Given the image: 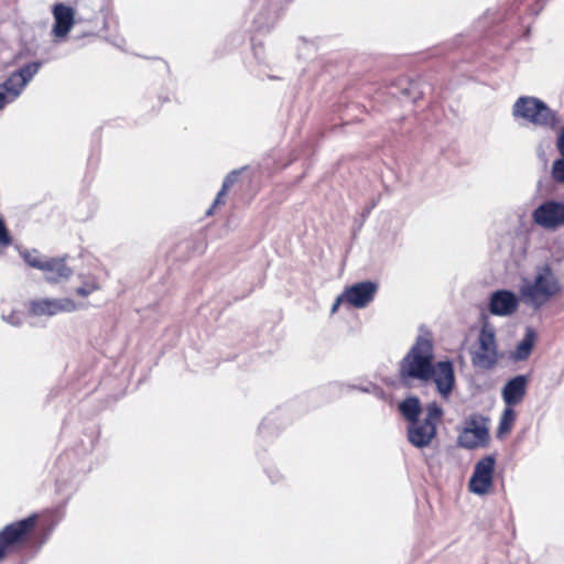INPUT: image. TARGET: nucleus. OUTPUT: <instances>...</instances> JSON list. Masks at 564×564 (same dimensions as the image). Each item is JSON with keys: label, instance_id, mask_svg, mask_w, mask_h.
I'll use <instances>...</instances> for the list:
<instances>
[{"label": "nucleus", "instance_id": "f257e3e1", "mask_svg": "<svg viewBox=\"0 0 564 564\" xmlns=\"http://www.w3.org/2000/svg\"><path fill=\"white\" fill-rule=\"evenodd\" d=\"M53 527L40 525V514L6 524L0 530V563L13 554L35 555L47 542Z\"/></svg>", "mask_w": 564, "mask_h": 564}, {"label": "nucleus", "instance_id": "f03ea898", "mask_svg": "<svg viewBox=\"0 0 564 564\" xmlns=\"http://www.w3.org/2000/svg\"><path fill=\"white\" fill-rule=\"evenodd\" d=\"M433 343L425 336H419L400 360L398 376L401 383L410 387L414 380L427 382L433 377L434 351Z\"/></svg>", "mask_w": 564, "mask_h": 564}, {"label": "nucleus", "instance_id": "7ed1b4c3", "mask_svg": "<svg viewBox=\"0 0 564 564\" xmlns=\"http://www.w3.org/2000/svg\"><path fill=\"white\" fill-rule=\"evenodd\" d=\"M561 291L560 283L549 267L542 268L532 283L521 288V295L527 303L539 308Z\"/></svg>", "mask_w": 564, "mask_h": 564}, {"label": "nucleus", "instance_id": "20e7f679", "mask_svg": "<svg viewBox=\"0 0 564 564\" xmlns=\"http://www.w3.org/2000/svg\"><path fill=\"white\" fill-rule=\"evenodd\" d=\"M443 416L442 408L432 402L426 406V416L423 421H415L410 423L408 427L409 442L419 448H423L431 444L432 440L436 436L437 424Z\"/></svg>", "mask_w": 564, "mask_h": 564}, {"label": "nucleus", "instance_id": "39448f33", "mask_svg": "<svg viewBox=\"0 0 564 564\" xmlns=\"http://www.w3.org/2000/svg\"><path fill=\"white\" fill-rule=\"evenodd\" d=\"M512 111L514 117L523 118L536 126L554 128L557 122L555 112L535 97L523 96L518 98Z\"/></svg>", "mask_w": 564, "mask_h": 564}, {"label": "nucleus", "instance_id": "423d86ee", "mask_svg": "<svg viewBox=\"0 0 564 564\" xmlns=\"http://www.w3.org/2000/svg\"><path fill=\"white\" fill-rule=\"evenodd\" d=\"M471 364L481 370L492 369L499 361L495 329L485 324L479 333L475 349L470 352Z\"/></svg>", "mask_w": 564, "mask_h": 564}, {"label": "nucleus", "instance_id": "0eeeda50", "mask_svg": "<svg viewBox=\"0 0 564 564\" xmlns=\"http://www.w3.org/2000/svg\"><path fill=\"white\" fill-rule=\"evenodd\" d=\"M40 67V62L28 63L19 70L10 74V76L0 84V110L21 95L28 83L37 74Z\"/></svg>", "mask_w": 564, "mask_h": 564}, {"label": "nucleus", "instance_id": "6e6552de", "mask_svg": "<svg viewBox=\"0 0 564 564\" xmlns=\"http://www.w3.org/2000/svg\"><path fill=\"white\" fill-rule=\"evenodd\" d=\"M25 262L34 269L44 273V279L50 284H58L70 279L74 271L67 264L66 257L42 258L39 256L26 254Z\"/></svg>", "mask_w": 564, "mask_h": 564}, {"label": "nucleus", "instance_id": "1a4fd4ad", "mask_svg": "<svg viewBox=\"0 0 564 564\" xmlns=\"http://www.w3.org/2000/svg\"><path fill=\"white\" fill-rule=\"evenodd\" d=\"M488 419L473 414L465 421V427L458 435L460 446L469 449L486 446L489 441Z\"/></svg>", "mask_w": 564, "mask_h": 564}, {"label": "nucleus", "instance_id": "9d476101", "mask_svg": "<svg viewBox=\"0 0 564 564\" xmlns=\"http://www.w3.org/2000/svg\"><path fill=\"white\" fill-rule=\"evenodd\" d=\"M495 467L496 457L494 455H487L479 459L469 479V490L481 496L489 494L494 486Z\"/></svg>", "mask_w": 564, "mask_h": 564}, {"label": "nucleus", "instance_id": "9b49d317", "mask_svg": "<svg viewBox=\"0 0 564 564\" xmlns=\"http://www.w3.org/2000/svg\"><path fill=\"white\" fill-rule=\"evenodd\" d=\"M533 223L546 230L564 226V203L546 200L532 213Z\"/></svg>", "mask_w": 564, "mask_h": 564}, {"label": "nucleus", "instance_id": "f8f14e48", "mask_svg": "<svg viewBox=\"0 0 564 564\" xmlns=\"http://www.w3.org/2000/svg\"><path fill=\"white\" fill-rule=\"evenodd\" d=\"M78 308L77 303L69 299H37L30 303V313L34 316H53L59 313H70Z\"/></svg>", "mask_w": 564, "mask_h": 564}, {"label": "nucleus", "instance_id": "ddd939ff", "mask_svg": "<svg viewBox=\"0 0 564 564\" xmlns=\"http://www.w3.org/2000/svg\"><path fill=\"white\" fill-rule=\"evenodd\" d=\"M376 292V283L371 281L359 282L345 289V302L354 307L362 308L372 302Z\"/></svg>", "mask_w": 564, "mask_h": 564}, {"label": "nucleus", "instance_id": "4468645a", "mask_svg": "<svg viewBox=\"0 0 564 564\" xmlns=\"http://www.w3.org/2000/svg\"><path fill=\"white\" fill-rule=\"evenodd\" d=\"M433 381L437 392L443 398H448L455 384L454 367L451 361H438L433 365Z\"/></svg>", "mask_w": 564, "mask_h": 564}, {"label": "nucleus", "instance_id": "2eb2a0df", "mask_svg": "<svg viewBox=\"0 0 564 564\" xmlns=\"http://www.w3.org/2000/svg\"><path fill=\"white\" fill-rule=\"evenodd\" d=\"M54 25L53 33L56 37H66L75 24V10L58 2L52 9Z\"/></svg>", "mask_w": 564, "mask_h": 564}, {"label": "nucleus", "instance_id": "dca6fc26", "mask_svg": "<svg viewBox=\"0 0 564 564\" xmlns=\"http://www.w3.org/2000/svg\"><path fill=\"white\" fill-rule=\"evenodd\" d=\"M528 390V378L523 375L516 376L507 381L502 389V399L506 406L514 408L520 404Z\"/></svg>", "mask_w": 564, "mask_h": 564}, {"label": "nucleus", "instance_id": "f3484780", "mask_svg": "<svg viewBox=\"0 0 564 564\" xmlns=\"http://www.w3.org/2000/svg\"><path fill=\"white\" fill-rule=\"evenodd\" d=\"M517 307L518 300L510 291H497L491 295L489 308L494 315H510L516 312Z\"/></svg>", "mask_w": 564, "mask_h": 564}, {"label": "nucleus", "instance_id": "a211bd4d", "mask_svg": "<svg viewBox=\"0 0 564 564\" xmlns=\"http://www.w3.org/2000/svg\"><path fill=\"white\" fill-rule=\"evenodd\" d=\"M516 421L517 412L514 411V409L511 406H505L499 419V424L496 431V437L499 440L507 438L511 434Z\"/></svg>", "mask_w": 564, "mask_h": 564}, {"label": "nucleus", "instance_id": "6ab92c4d", "mask_svg": "<svg viewBox=\"0 0 564 564\" xmlns=\"http://www.w3.org/2000/svg\"><path fill=\"white\" fill-rule=\"evenodd\" d=\"M399 410L409 423H415L421 413V403L416 397H409L399 404Z\"/></svg>", "mask_w": 564, "mask_h": 564}, {"label": "nucleus", "instance_id": "aec40b11", "mask_svg": "<svg viewBox=\"0 0 564 564\" xmlns=\"http://www.w3.org/2000/svg\"><path fill=\"white\" fill-rule=\"evenodd\" d=\"M79 279L82 283L75 289V294L79 297H88L101 289L99 279L94 274H80Z\"/></svg>", "mask_w": 564, "mask_h": 564}, {"label": "nucleus", "instance_id": "412c9836", "mask_svg": "<svg viewBox=\"0 0 564 564\" xmlns=\"http://www.w3.org/2000/svg\"><path fill=\"white\" fill-rule=\"evenodd\" d=\"M535 334L532 329H528L522 340L517 345L514 350V358L517 360H525L534 346Z\"/></svg>", "mask_w": 564, "mask_h": 564}, {"label": "nucleus", "instance_id": "4be33fe9", "mask_svg": "<svg viewBox=\"0 0 564 564\" xmlns=\"http://www.w3.org/2000/svg\"><path fill=\"white\" fill-rule=\"evenodd\" d=\"M552 176L557 183L564 184V155H562V159L554 161Z\"/></svg>", "mask_w": 564, "mask_h": 564}, {"label": "nucleus", "instance_id": "5701e85b", "mask_svg": "<svg viewBox=\"0 0 564 564\" xmlns=\"http://www.w3.org/2000/svg\"><path fill=\"white\" fill-rule=\"evenodd\" d=\"M232 180L227 177L224 183H223V186L220 188V191L218 192L215 200H214V204H213V207H216L217 205H220V204H225V197L228 193V189L230 188V186L232 185Z\"/></svg>", "mask_w": 564, "mask_h": 564}, {"label": "nucleus", "instance_id": "b1692460", "mask_svg": "<svg viewBox=\"0 0 564 564\" xmlns=\"http://www.w3.org/2000/svg\"><path fill=\"white\" fill-rule=\"evenodd\" d=\"M12 243V237L6 226L2 217H0V247L7 248Z\"/></svg>", "mask_w": 564, "mask_h": 564}, {"label": "nucleus", "instance_id": "393cba45", "mask_svg": "<svg viewBox=\"0 0 564 564\" xmlns=\"http://www.w3.org/2000/svg\"><path fill=\"white\" fill-rule=\"evenodd\" d=\"M557 149L562 155H564V128L561 130L557 139Z\"/></svg>", "mask_w": 564, "mask_h": 564}, {"label": "nucleus", "instance_id": "a878e982", "mask_svg": "<svg viewBox=\"0 0 564 564\" xmlns=\"http://www.w3.org/2000/svg\"><path fill=\"white\" fill-rule=\"evenodd\" d=\"M345 302V294H340L336 301L334 302L333 306H332V313H335L337 312V310L339 308V305Z\"/></svg>", "mask_w": 564, "mask_h": 564}]
</instances>
